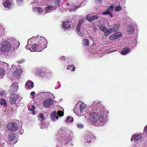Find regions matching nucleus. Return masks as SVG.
Here are the masks:
<instances>
[{"label": "nucleus", "instance_id": "nucleus-1", "mask_svg": "<svg viewBox=\"0 0 147 147\" xmlns=\"http://www.w3.org/2000/svg\"><path fill=\"white\" fill-rule=\"evenodd\" d=\"M91 107L92 111L89 114V122L95 126H103L106 121L109 111L104 108L102 102L97 100L93 102Z\"/></svg>", "mask_w": 147, "mask_h": 147}, {"label": "nucleus", "instance_id": "nucleus-2", "mask_svg": "<svg viewBox=\"0 0 147 147\" xmlns=\"http://www.w3.org/2000/svg\"><path fill=\"white\" fill-rule=\"evenodd\" d=\"M47 42L44 37L38 36L30 38L28 41L26 47L27 49H30L31 52L32 50L37 51H41L47 46Z\"/></svg>", "mask_w": 147, "mask_h": 147}, {"label": "nucleus", "instance_id": "nucleus-3", "mask_svg": "<svg viewBox=\"0 0 147 147\" xmlns=\"http://www.w3.org/2000/svg\"><path fill=\"white\" fill-rule=\"evenodd\" d=\"M68 133L67 128L62 127L58 131L56 136V138L61 144H65L67 142V139L66 136Z\"/></svg>", "mask_w": 147, "mask_h": 147}, {"label": "nucleus", "instance_id": "nucleus-4", "mask_svg": "<svg viewBox=\"0 0 147 147\" xmlns=\"http://www.w3.org/2000/svg\"><path fill=\"white\" fill-rule=\"evenodd\" d=\"M11 48L12 45L7 40H3L0 44V51L1 52L7 53Z\"/></svg>", "mask_w": 147, "mask_h": 147}, {"label": "nucleus", "instance_id": "nucleus-5", "mask_svg": "<svg viewBox=\"0 0 147 147\" xmlns=\"http://www.w3.org/2000/svg\"><path fill=\"white\" fill-rule=\"evenodd\" d=\"M77 105L74 108V112L76 115L79 116L84 115L86 113V105L84 103L82 102L80 105V109L76 107Z\"/></svg>", "mask_w": 147, "mask_h": 147}, {"label": "nucleus", "instance_id": "nucleus-6", "mask_svg": "<svg viewBox=\"0 0 147 147\" xmlns=\"http://www.w3.org/2000/svg\"><path fill=\"white\" fill-rule=\"evenodd\" d=\"M99 28L101 31L104 32V35L105 36H107L112 32L117 31L116 29L113 27L108 29L105 26L102 25H101L99 26Z\"/></svg>", "mask_w": 147, "mask_h": 147}, {"label": "nucleus", "instance_id": "nucleus-7", "mask_svg": "<svg viewBox=\"0 0 147 147\" xmlns=\"http://www.w3.org/2000/svg\"><path fill=\"white\" fill-rule=\"evenodd\" d=\"M63 112L61 111L58 110L57 113L55 111L51 113V118L53 121H56L58 119V116L62 117L63 116Z\"/></svg>", "mask_w": 147, "mask_h": 147}, {"label": "nucleus", "instance_id": "nucleus-8", "mask_svg": "<svg viewBox=\"0 0 147 147\" xmlns=\"http://www.w3.org/2000/svg\"><path fill=\"white\" fill-rule=\"evenodd\" d=\"M84 22V18L80 20L79 21L78 25L77 26V31L79 36L82 37L83 35L80 31V28H82V24Z\"/></svg>", "mask_w": 147, "mask_h": 147}, {"label": "nucleus", "instance_id": "nucleus-9", "mask_svg": "<svg viewBox=\"0 0 147 147\" xmlns=\"http://www.w3.org/2000/svg\"><path fill=\"white\" fill-rule=\"evenodd\" d=\"M21 98L20 96L17 94H11L9 98V101L10 103L11 104H15L16 102V101L18 99L20 100Z\"/></svg>", "mask_w": 147, "mask_h": 147}, {"label": "nucleus", "instance_id": "nucleus-10", "mask_svg": "<svg viewBox=\"0 0 147 147\" xmlns=\"http://www.w3.org/2000/svg\"><path fill=\"white\" fill-rule=\"evenodd\" d=\"M53 100L52 98H48L45 100L43 102V106L45 107H48L53 105Z\"/></svg>", "mask_w": 147, "mask_h": 147}, {"label": "nucleus", "instance_id": "nucleus-11", "mask_svg": "<svg viewBox=\"0 0 147 147\" xmlns=\"http://www.w3.org/2000/svg\"><path fill=\"white\" fill-rule=\"evenodd\" d=\"M7 127L8 129L10 131H15L18 129V125L13 122L9 123Z\"/></svg>", "mask_w": 147, "mask_h": 147}, {"label": "nucleus", "instance_id": "nucleus-12", "mask_svg": "<svg viewBox=\"0 0 147 147\" xmlns=\"http://www.w3.org/2000/svg\"><path fill=\"white\" fill-rule=\"evenodd\" d=\"M142 134H136L134 135L131 139V141H132L133 140L135 141V142H138L142 140Z\"/></svg>", "mask_w": 147, "mask_h": 147}, {"label": "nucleus", "instance_id": "nucleus-13", "mask_svg": "<svg viewBox=\"0 0 147 147\" xmlns=\"http://www.w3.org/2000/svg\"><path fill=\"white\" fill-rule=\"evenodd\" d=\"M8 40V42H11V43H13L15 45V47H13V49L16 50L18 49L20 45V43L16 41L14 38H9L7 39Z\"/></svg>", "mask_w": 147, "mask_h": 147}, {"label": "nucleus", "instance_id": "nucleus-14", "mask_svg": "<svg viewBox=\"0 0 147 147\" xmlns=\"http://www.w3.org/2000/svg\"><path fill=\"white\" fill-rule=\"evenodd\" d=\"M37 96L42 98H49L50 96H53V94L49 92H41L38 93Z\"/></svg>", "mask_w": 147, "mask_h": 147}, {"label": "nucleus", "instance_id": "nucleus-15", "mask_svg": "<svg viewBox=\"0 0 147 147\" xmlns=\"http://www.w3.org/2000/svg\"><path fill=\"white\" fill-rule=\"evenodd\" d=\"M4 7L7 8H10L13 6V3L12 0H7L3 3Z\"/></svg>", "mask_w": 147, "mask_h": 147}, {"label": "nucleus", "instance_id": "nucleus-16", "mask_svg": "<svg viewBox=\"0 0 147 147\" xmlns=\"http://www.w3.org/2000/svg\"><path fill=\"white\" fill-rule=\"evenodd\" d=\"M85 138V140L84 141V143H89L91 142V140L94 137L93 135L90 132H88L87 133Z\"/></svg>", "mask_w": 147, "mask_h": 147}, {"label": "nucleus", "instance_id": "nucleus-17", "mask_svg": "<svg viewBox=\"0 0 147 147\" xmlns=\"http://www.w3.org/2000/svg\"><path fill=\"white\" fill-rule=\"evenodd\" d=\"M56 9V7L53 5H50L44 8V11L46 13H49L52 12L53 11H55Z\"/></svg>", "mask_w": 147, "mask_h": 147}, {"label": "nucleus", "instance_id": "nucleus-18", "mask_svg": "<svg viewBox=\"0 0 147 147\" xmlns=\"http://www.w3.org/2000/svg\"><path fill=\"white\" fill-rule=\"evenodd\" d=\"M18 89V85L17 83H13L10 86L9 90L13 92H16Z\"/></svg>", "mask_w": 147, "mask_h": 147}, {"label": "nucleus", "instance_id": "nucleus-19", "mask_svg": "<svg viewBox=\"0 0 147 147\" xmlns=\"http://www.w3.org/2000/svg\"><path fill=\"white\" fill-rule=\"evenodd\" d=\"M39 119L41 122L40 125L41 128L42 129L46 128L47 127V125H44L43 122L44 120V116L42 113H40L39 115Z\"/></svg>", "mask_w": 147, "mask_h": 147}, {"label": "nucleus", "instance_id": "nucleus-20", "mask_svg": "<svg viewBox=\"0 0 147 147\" xmlns=\"http://www.w3.org/2000/svg\"><path fill=\"white\" fill-rule=\"evenodd\" d=\"M122 34L120 32H119L113 34L111 35L109 37V38L110 40H112L118 38L122 36Z\"/></svg>", "mask_w": 147, "mask_h": 147}, {"label": "nucleus", "instance_id": "nucleus-21", "mask_svg": "<svg viewBox=\"0 0 147 147\" xmlns=\"http://www.w3.org/2000/svg\"><path fill=\"white\" fill-rule=\"evenodd\" d=\"M22 73V69L19 67L15 71L13 75L17 78H19Z\"/></svg>", "mask_w": 147, "mask_h": 147}, {"label": "nucleus", "instance_id": "nucleus-22", "mask_svg": "<svg viewBox=\"0 0 147 147\" xmlns=\"http://www.w3.org/2000/svg\"><path fill=\"white\" fill-rule=\"evenodd\" d=\"M115 6V5L113 4L112 5L109 6L108 8L107 11L105 12H103L102 13L103 15H106L108 14H110V13L111 12Z\"/></svg>", "mask_w": 147, "mask_h": 147}, {"label": "nucleus", "instance_id": "nucleus-23", "mask_svg": "<svg viewBox=\"0 0 147 147\" xmlns=\"http://www.w3.org/2000/svg\"><path fill=\"white\" fill-rule=\"evenodd\" d=\"M0 67L4 69L5 71L9 68L8 64L4 62H0Z\"/></svg>", "mask_w": 147, "mask_h": 147}, {"label": "nucleus", "instance_id": "nucleus-24", "mask_svg": "<svg viewBox=\"0 0 147 147\" xmlns=\"http://www.w3.org/2000/svg\"><path fill=\"white\" fill-rule=\"evenodd\" d=\"M34 85L33 82L32 81L29 80L26 83L25 87L26 88L31 89L33 87Z\"/></svg>", "mask_w": 147, "mask_h": 147}, {"label": "nucleus", "instance_id": "nucleus-25", "mask_svg": "<svg viewBox=\"0 0 147 147\" xmlns=\"http://www.w3.org/2000/svg\"><path fill=\"white\" fill-rule=\"evenodd\" d=\"M33 11L35 12L38 13V14H41L43 12V9L40 7H34L33 8Z\"/></svg>", "mask_w": 147, "mask_h": 147}, {"label": "nucleus", "instance_id": "nucleus-26", "mask_svg": "<svg viewBox=\"0 0 147 147\" xmlns=\"http://www.w3.org/2000/svg\"><path fill=\"white\" fill-rule=\"evenodd\" d=\"M62 26L65 29H68L71 27V25L70 24L68 21H66L63 22Z\"/></svg>", "mask_w": 147, "mask_h": 147}, {"label": "nucleus", "instance_id": "nucleus-27", "mask_svg": "<svg viewBox=\"0 0 147 147\" xmlns=\"http://www.w3.org/2000/svg\"><path fill=\"white\" fill-rule=\"evenodd\" d=\"M15 137V135H14L12 133H11L9 135L8 140L10 142L14 141L15 142H16L17 141L16 140Z\"/></svg>", "mask_w": 147, "mask_h": 147}, {"label": "nucleus", "instance_id": "nucleus-28", "mask_svg": "<svg viewBox=\"0 0 147 147\" xmlns=\"http://www.w3.org/2000/svg\"><path fill=\"white\" fill-rule=\"evenodd\" d=\"M130 49L128 47L124 48L122 50L121 53L123 55H125L130 52Z\"/></svg>", "mask_w": 147, "mask_h": 147}, {"label": "nucleus", "instance_id": "nucleus-29", "mask_svg": "<svg viewBox=\"0 0 147 147\" xmlns=\"http://www.w3.org/2000/svg\"><path fill=\"white\" fill-rule=\"evenodd\" d=\"M53 2L54 4V6L57 8L60 6L61 2L60 0H53Z\"/></svg>", "mask_w": 147, "mask_h": 147}, {"label": "nucleus", "instance_id": "nucleus-30", "mask_svg": "<svg viewBox=\"0 0 147 147\" xmlns=\"http://www.w3.org/2000/svg\"><path fill=\"white\" fill-rule=\"evenodd\" d=\"M134 27L132 25H129L127 27V31L128 32L129 34H131L134 31Z\"/></svg>", "mask_w": 147, "mask_h": 147}, {"label": "nucleus", "instance_id": "nucleus-31", "mask_svg": "<svg viewBox=\"0 0 147 147\" xmlns=\"http://www.w3.org/2000/svg\"><path fill=\"white\" fill-rule=\"evenodd\" d=\"M102 24H100L99 25V26L101 25H102L104 26H105L106 27V26H108L109 25V22L106 19H104L102 21Z\"/></svg>", "mask_w": 147, "mask_h": 147}, {"label": "nucleus", "instance_id": "nucleus-32", "mask_svg": "<svg viewBox=\"0 0 147 147\" xmlns=\"http://www.w3.org/2000/svg\"><path fill=\"white\" fill-rule=\"evenodd\" d=\"M73 121V119L72 117L70 116L68 117L65 120V122L66 123H69Z\"/></svg>", "mask_w": 147, "mask_h": 147}, {"label": "nucleus", "instance_id": "nucleus-33", "mask_svg": "<svg viewBox=\"0 0 147 147\" xmlns=\"http://www.w3.org/2000/svg\"><path fill=\"white\" fill-rule=\"evenodd\" d=\"M35 109V106L33 105H32L31 106H29L28 107V110L30 111H32V114L33 115H35L36 113L35 111H34V110Z\"/></svg>", "mask_w": 147, "mask_h": 147}, {"label": "nucleus", "instance_id": "nucleus-34", "mask_svg": "<svg viewBox=\"0 0 147 147\" xmlns=\"http://www.w3.org/2000/svg\"><path fill=\"white\" fill-rule=\"evenodd\" d=\"M5 71L4 69H3L0 67V78L2 79L3 78V76L5 75Z\"/></svg>", "mask_w": 147, "mask_h": 147}, {"label": "nucleus", "instance_id": "nucleus-35", "mask_svg": "<svg viewBox=\"0 0 147 147\" xmlns=\"http://www.w3.org/2000/svg\"><path fill=\"white\" fill-rule=\"evenodd\" d=\"M89 40L88 39H84L83 41V44L86 46H88L89 44Z\"/></svg>", "mask_w": 147, "mask_h": 147}, {"label": "nucleus", "instance_id": "nucleus-36", "mask_svg": "<svg viewBox=\"0 0 147 147\" xmlns=\"http://www.w3.org/2000/svg\"><path fill=\"white\" fill-rule=\"evenodd\" d=\"M67 69L71 71H74L75 69V66L72 65H69L67 66Z\"/></svg>", "mask_w": 147, "mask_h": 147}, {"label": "nucleus", "instance_id": "nucleus-37", "mask_svg": "<svg viewBox=\"0 0 147 147\" xmlns=\"http://www.w3.org/2000/svg\"><path fill=\"white\" fill-rule=\"evenodd\" d=\"M86 18V19L90 22L92 21V16L90 14L87 15Z\"/></svg>", "mask_w": 147, "mask_h": 147}, {"label": "nucleus", "instance_id": "nucleus-38", "mask_svg": "<svg viewBox=\"0 0 147 147\" xmlns=\"http://www.w3.org/2000/svg\"><path fill=\"white\" fill-rule=\"evenodd\" d=\"M0 104L1 105H3L4 107L6 106L7 105L6 101L3 99H1Z\"/></svg>", "mask_w": 147, "mask_h": 147}, {"label": "nucleus", "instance_id": "nucleus-39", "mask_svg": "<svg viewBox=\"0 0 147 147\" xmlns=\"http://www.w3.org/2000/svg\"><path fill=\"white\" fill-rule=\"evenodd\" d=\"M77 127V128L79 129H82L84 127V125L83 124L78 123L76 125Z\"/></svg>", "mask_w": 147, "mask_h": 147}, {"label": "nucleus", "instance_id": "nucleus-40", "mask_svg": "<svg viewBox=\"0 0 147 147\" xmlns=\"http://www.w3.org/2000/svg\"><path fill=\"white\" fill-rule=\"evenodd\" d=\"M120 26V24L118 23H117L115 24L113 27L115 29H116L117 31L119 29Z\"/></svg>", "mask_w": 147, "mask_h": 147}, {"label": "nucleus", "instance_id": "nucleus-41", "mask_svg": "<svg viewBox=\"0 0 147 147\" xmlns=\"http://www.w3.org/2000/svg\"><path fill=\"white\" fill-rule=\"evenodd\" d=\"M120 26V24L118 23H117L115 24L113 27L115 29H116L117 31L119 29Z\"/></svg>", "mask_w": 147, "mask_h": 147}, {"label": "nucleus", "instance_id": "nucleus-42", "mask_svg": "<svg viewBox=\"0 0 147 147\" xmlns=\"http://www.w3.org/2000/svg\"><path fill=\"white\" fill-rule=\"evenodd\" d=\"M122 7L120 6H117L115 9V10L116 11H118L122 9Z\"/></svg>", "mask_w": 147, "mask_h": 147}, {"label": "nucleus", "instance_id": "nucleus-43", "mask_svg": "<svg viewBox=\"0 0 147 147\" xmlns=\"http://www.w3.org/2000/svg\"><path fill=\"white\" fill-rule=\"evenodd\" d=\"M46 73L45 71L44 70V69H43L42 71L41 72H40L39 75L41 76L44 77L46 75Z\"/></svg>", "mask_w": 147, "mask_h": 147}, {"label": "nucleus", "instance_id": "nucleus-44", "mask_svg": "<svg viewBox=\"0 0 147 147\" xmlns=\"http://www.w3.org/2000/svg\"><path fill=\"white\" fill-rule=\"evenodd\" d=\"M17 3L18 5H21L23 4V0H16Z\"/></svg>", "mask_w": 147, "mask_h": 147}, {"label": "nucleus", "instance_id": "nucleus-45", "mask_svg": "<svg viewBox=\"0 0 147 147\" xmlns=\"http://www.w3.org/2000/svg\"><path fill=\"white\" fill-rule=\"evenodd\" d=\"M43 69L42 68H38L36 70V73L39 75L40 72L42 71Z\"/></svg>", "mask_w": 147, "mask_h": 147}, {"label": "nucleus", "instance_id": "nucleus-46", "mask_svg": "<svg viewBox=\"0 0 147 147\" xmlns=\"http://www.w3.org/2000/svg\"><path fill=\"white\" fill-rule=\"evenodd\" d=\"M92 21L95 20H97L98 18V17L96 15L92 16Z\"/></svg>", "mask_w": 147, "mask_h": 147}, {"label": "nucleus", "instance_id": "nucleus-47", "mask_svg": "<svg viewBox=\"0 0 147 147\" xmlns=\"http://www.w3.org/2000/svg\"><path fill=\"white\" fill-rule=\"evenodd\" d=\"M25 60L24 59H22L20 60L17 61V62L19 63H22L25 62Z\"/></svg>", "mask_w": 147, "mask_h": 147}, {"label": "nucleus", "instance_id": "nucleus-48", "mask_svg": "<svg viewBox=\"0 0 147 147\" xmlns=\"http://www.w3.org/2000/svg\"><path fill=\"white\" fill-rule=\"evenodd\" d=\"M144 131L145 133L147 134V125L144 127Z\"/></svg>", "mask_w": 147, "mask_h": 147}, {"label": "nucleus", "instance_id": "nucleus-49", "mask_svg": "<svg viewBox=\"0 0 147 147\" xmlns=\"http://www.w3.org/2000/svg\"><path fill=\"white\" fill-rule=\"evenodd\" d=\"M60 59L61 60L64 61L66 59V58L65 56H62Z\"/></svg>", "mask_w": 147, "mask_h": 147}, {"label": "nucleus", "instance_id": "nucleus-50", "mask_svg": "<svg viewBox=\"0 0 147 147\" xmlns=\"http://www.w3.org/2000/svg\"><path fill=\"white\" fill-rule=\"evenodd\" d=\"M73 7L74 8V10H75L76 9H77L78 8V7L76 5H73Z\"/></svg>", "mask_w": 147, "mask_h": 147}, {"label": "nucleus", "instance_id": "nucleus-51", "mask_svg": "<svg viewBox=\"0 0 147 147\" xmlns=\"http://www.w3.org/2000/svg\"><path fill=\"white\" fill-rule=\"evenodd\" d=\"M36 94L35 92L34 91H32L30 93V95H32V96H34Z\"/></svg>", "mask_w": 147, "mask_h": 147}, {"label": "nucleus", "instance_id": "nucleus-52", "mask_svg": "<svg viewBox=\"0 0 147 147\" xmlns=\"http://www.w3.org/2000/svg\"><path fill=\"white\" fill-rule=\"evenodd\" d=\"M4 94V91H1L0 92V96H2Z\"/></svg>", "mask_w": 147, "mask_h": 147}, {"label": "nucleus", "instance_id": "nucleus-53", "mask_svg": "<svg viewBox=\"0 0 147 147\" xmlns=\"http://www.w3.org/2000/svg\"><path fill=\"white\" fill-rule=\"evenodd\" d=\"M74 8L73 7V6H72V7L70 8L69 10L71 11H74Z\"/></svg>", "mask_w": 147, "mask_h": 147}, {"label": "nucleus", "instance_id": "nucleus-54", "mask_svg": "<svg viewBox=\"0 0 147 147\" xmlns=\"http://www.w3.org/2000/svg\"><path fill=\"white\" fill-rule=\"evenodd\" d=\"M95 1L98 3H100L101 2V0H95Z\"/></svg>", "mask_w": 147, "mask_h": 147}, {"label": "nucleus", "instance_id": "nucleus-55", "mask_svg": "<svg viewBox=\"0 0 147 147\" xmlns=\"http://www.w3.org/2000/svg\"><path fill=\"white\" fill-rule=\"evenodd\" d=\"M15 66L14 65V64L12 65V67L11 68V69H14L15 67Z\"/></svg>", "mask_w": 147, "mask_h": 147}, {"label": "nucleus", "instance_id": "nucleus-56", "mask_svg": "<svg viewBox=\"0 0 147 147\" xmlns=\"http://www.w3.org/2000/svg\"><path fill=\"white\" fill-rule=\"evenodd\" d=\"M108 15H110V16L111 17H112L113 16V15L111 13H110V14H108Z\"/></svg>", "mask_w": 147, "mask_h": 147}, {"label": "nucleus", "instance_id": "nucleus-57", "mask_svg": "<svg viewBox=\"0 0 147 147\" xmlns=\"http://www.w3.org/2000/svg\"><path fill=\"white\" fill-rule=\"evenodd\" d=\"M73 144H72V143H71V144H70V145H71V146H73Z\"/></svg>", "mask_w": 147, "mask_h": 147}, {"label": "nucleus", "instance_id": "nucleus-58", "mask_svg": "<svg viewBox=\"0 0 147 147\" xmlns=\"http://www.w3.org/2000/svg\"><path fill=\"white\" fill-rule=\"evenodd\" d=\"M67 5H69V3H67Z\"/></svg>", "mask_w": 147, "mask_h": 147}, {"label": "nucleus", "instance_id": "nucleus-59", "mask_svg": "<svg viewBox=\"0 0 147 147\" xmlns=\"http://www.w3.org/2000/svg\"><path fill=\"white\" fill-rule=\"evenodd\" d=\"M58 83H59V82H58Z\"/></svg>", "mask_w": 147, "mask_h": 147}]
</instances>
